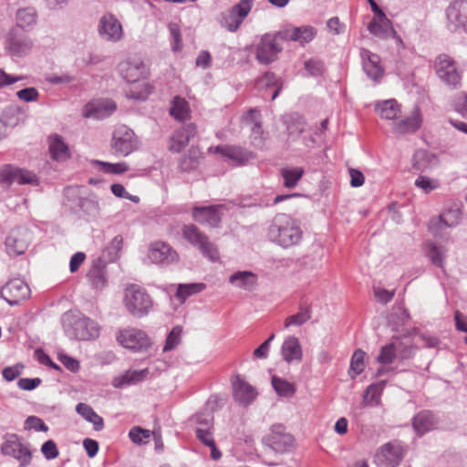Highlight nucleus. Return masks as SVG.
Wrapping results in <instances>:
<instances>
[{
  "label": "nucleus",
  "instance_id": "8fccbe9b",
  "mask_svg": "<svg viewBox=\"0 0 467 467\" xmlns=\"http://www.w3.org/2000/svg\"><path fill=\"white\" fill-rule=\"evenodd\" d=\"M272 386L279 396L285 398L292 397L296 391L292 383L276 376L272 377Z\"/></svg>",
  "mask_w": 467,
  "mask_h": 467
},
{
  "label": "nucleus",
  "instance_id": "603ef678",
  "mask_svg": "<svg viewBox=\"0 0 467 467\" xmlns=\"http://www.w3.org/2000/svg\"><path fill=\"white\" fill-rule=\"evenodd\" d=\"M415 186L422 191L425 194L437 190L440 187V182L437 179L430 178L428 176L420 175L414 182Z\"/></svg>",
  "mask_w": 467,
  "mask_h": 467
},
{
  "label": "nucleus",
  "instance_id": "052dcab7",
  "mask_svg": "<svg viewBox=\"0 0 467 467\" xmlns=\"http://www.w3.org/2000/svg\"><path fill=\"white\" fill-rule=\"evenodd\" d=\"M129 437L136 444H145L149 441L150 431L140 427H133L129 431Z\"/></svg>",
  "mask_w": 467,
  "mask_h": 467
},
{
  "label": "nucleus",
  "instance_id": "c9c22d12",
  "mask_svg": "<svg viewBox=\"0 0 467 467\" xmlns=\"http://www.w3.org/2000/svg\"><path fill=\"white\" fill-rule=\"evenodd\" d=\"M375 110L382 119L389 120L395 119L401 112L400 105L394 99L377 102Z\"/></svg>",
  "mask_w": 467,
  "mask_h": 467
},
{
  "label": "nucleus",
  "instance_id": "680f3d73",
  "mask_svg": "<svg viewBox=\"0 0 467 467\" xmlns=\"http://www.w3.org/2000/svg\"><path fill=\"white\" fill-rule=\"evenodd\" d=\"M198 166V158L194 150H191L189 155H184L179 161V167L182 171H190Z\"/></svg>",
  "mask_w": 467,
  "mask_h": 467
},
{
  "label": "nucleus",
  "instance_id": "4c0bfd02",
  "mask_svg": "<svg viewBox=\"0 0 467 467\" xmlns=\"http://www.w3.org/2000/svg\"><path fill=\"white\" fill-rule=\"evenodd\" d=\"M76 411L85 420L90 422L95 431H99L103 430L104 420L92 409L91 406L80 402L76 406Z\"/></svg>",
  "mask_w": 467,
  "mask_h": 467
},
{
  "label": "nucleus",
  "instance_id": "bb28decb",
  "mask_svg": "<svg viewBox=\"0 0 467 467\" xmlns=\"http://www.w3.org/2000/svg\"><path fill=\"white\" fill-rule=\"evenodd\" d=\"M233 385V396L234 400L244 407L249 406L257 397L256 389L241 379L240 376H236L232 381Z\"/></svg>",
  "mask_w": 467,
  "mask_h": 467
},
{
  "label": "nucleus",
  "instance_id": "aec40b11",
  "mask_svg": "<svg viewBox=\"0 0 467 467\" xmlns=\"http://www.w3.org/2000/svg\"><path fill=\"white\" fill-rule=\"evenodd\" d=\"M148 257L153 264L170 265L179 260L177 252L167 243L157 241L150 244Z\"/></svg>",
  "mask_w": 467,
  "mask_h": 467
},
{
  "label": "nucleus",
  "instance_id": "bf43d9fd",
  "mask_svg": "<svg viewBox=\"0 0 467 467\" xmlns=\"http://www.w3.org/2000/svg\"><path fill=\"white\" fill-rule=\"evenodd\" d=\"M96 163L99 166V170L106 173L121 174L129 170L126 162L109 163L97 161Z\"/></svg>",
  "mask_w": 467,
  "mask_h": 467
},
{
  "label": "nucleus",
  "instance_id": "6e6552de",
  "mask_svg": "<svg viewBox=\"0 0 467 467\" xmlns=\"http://www.w3.org/2000/svg\"><path fill=\"white\" fill-rule=\"evenodd\" d=\"M406 453V446L394 440L381 445L374 455V462L379 467H397Z\"/></svg>",
  "mask_w": 467,
  "mask_h": 467
},
{
  "label": "nucleus",
  "instance_id": "6e6d98bb",
  "mask_svg": "<svg viewBox=\"0 0 467 467\" xmlns=\"http://www.w3.org/2000/svg\"><path fill=\"white\" fill-rule=\"evenodd\" d=\"M311 317L310 310L307 307H301L300 311L285 319V327L301 326Z\"/></svg>",
  "mask_w": 467,
  "mask_h": 467
},
{
  "label": "nucleus",
  "instance_id": "5701e85b",
  "mask_svg": "<svg viewBox=\"0 0 467 467\" xmlns=\"http://www.w3.org/2000/svg\"><path fill=\"white\" fill-rule=\"evenodd\" d=\"M30 243V234L26 229L13 230L5 239V247L9 255L23 254Z\"/></svg>",
  "mask_w": 467,
  "mask_h": 467
},
{
  "label": "nucleus",
  "instance_id": "a878e982",
  "mask_svg": "<svg viewBox=\"0 0 467 467\" xmlns=\"http://www.w3.org/2000/svg\"><path fill=\"white\" fill-rule=\"evenodd\" d=\"M223 205L196 206L192 209L195 222L210 227H218L221 222Z\"/></svg>",
  "mask_w": 467,
  "mask_h": 467
},
{
  "label": "nucleus",
  "instance_id": "473e14b6",
  "mask_svg": "<svg viewBox=\"0 0 467 467\" xmlns=\"http://www.w3.org/2000/svg\"><path fill=\"white\" fill-rule=\"evenodd\" d=\"M437 424L436 416L429 410L419 412L412 420L413 429L420 436L434 430Z\"/></svg>",
  "mask_w": 467,
  "mask_h": 467
},
{
  "label": "nucleus",
  "instance_id": "f03ea898",
  "mask_svg": "<svg viewBox=\"0 0 467 467\" xmlns=\"http://www.w3.org/2000/svg\"><path fill=\"white\" fill-rule=\"evenodd\" d=\"M266 236L271 243L286 249L299 244L303 231L291 215L278 213L270 222Z\"/></svg>",
  "mask_w": 467,
  "mask_h": 467
},
{
  "label": "nucleus",
  "instance_id": "c85d7f7f",
  "mask_svg": "<svg viewBox=\"0 0 467 467\" xmlns=\"http://www.w3.org/2000/svg\"><path fill=\"white\" fill-rule=\"evenodd\" d=\"M197 132L196 126L192 123L183 125L173 132L171 137L170 150L173 152H180L190 142Z\"/></svg>",
  "mask_w": 467,
  "mask_h": 467
},
{
  "label": "nucleus",
  "instance_id": "3c124183",
  "mask_svg": "<svg viewBox=\"0 0 467 467\" xmlns=\"http://www.w3.org/2000/svg\"><path fill=\"white\" fill-rule=\"evenodd\" d=\"M287 122V131L290 136H298L306 128V123L299 115H291L285 120Z\"/></svg>",
  "mask_w": 467,
  "mask_h": 467
},
{
  "label": "nucleus",
  "instance_id": "39448f33",
  "mask_svg": "<svg viewBox=\"0 0 467 467\" xmlns=\"http://www.w3.org/2000/svg\"><path fill=\"white\" fill-rule=\"evenodd\" d=\"M3 455L12 457L19 462L18 467H27L31 464L33 452L28 443L22 441V439L15 433L6 434L0 446Z\"/></svg>",
  "mask_w": 467,
  "mask_h": 467
},
{
  "label": "nucleus",
  "instance_id": "9d476101",
  "mask_svg": "<svg viewBox=\"0 0 467 467\" xmlns=\"http://www.w3.org/2000/svg\"><path fill=\"white\" fill-rule=\"evenodd\" d=\"M434 67L438 78L447 86L457 88L461 85L462 76L455 61L449 56L441 54L437 57Z\"/></svg>",
  "mask_w": 467,
  "mask_h": 467
},
{
  "label": "nucleus",
  "instance_id": "13d9d810",
  "mask_svg": "<svg viewBox=\"0 0 467 467\" xmlns=\"http://www.w3.org/2000/svg\"><path fill=\"white\" fill-rule=\"evenodd\" d=\"M192 420L197 425L196 428L213 429V415L211 411H200L192 417Z\"/></svg>",
  "mask_w": 467,
  "mask_h": 467
},
{
  "label": "nucleus",
  "instance_id": "1a4fd4ad",
  "mask_svg": "<svg viewBox=\"0 0 467 467\" xmlns=\"http://www.w3.org/2000/svg\"><path fill=\"white\" fill-rule=\"evenodd\" d=\"M446 20L449 31L467 34V0H452L446 8Z\"/></svg>",
  "mask_w": 467,
  "mask_h": 467
},
{
  "label": "nucleus",
  "instance_id": "2f4dec72",
  "mask_svg": "<svg viewBox=\"0 0 467 467\" xmlns=\"http://www.w3.org/2000/svg\"><path fill=\"white\" fill-rule=\"evenodd\" d=\"M368 32L381 39H388L389 35L394 34L391 21L385 14L375 16L368 25Z\"/></svg>",
  "mask_w": 467,
  "mask_h": 467
},
{
  "label": "nucleus",
  "instance_id": "e433bc0d",
  "mask_svg": "<svg viewBox=\"0 0 467 467\" xmlns=\"http://www.w3.org/2000/svg\"><path fill=\"white\" fill-rule=\"evenodd\" d=\"M437 157L424 150H419L413 156V168L424 172L431 170L437 164Z\"/></svg>",
  "mask_w": 467,
  "mask_h": 467
},
{
  "label": "nucleus",
  "instance_id": "09e8293b",
  "mask_svg": "<svg viewBox=\"0 0 467 467\" xmlns=\"http://www.w3.org/2000/svg\"><path fill=\"white\" fill-rule=\"evenodd\" d=\"M281 174L284 179V185L286 188H293L303 176L304 170L299 167L284 168L281 170Z\"/></svg>",
  "mask_w": 467,
  "mask_h": 467
},
{
  "label": "nucleus",
  "instance_id": "ea45409f",
  "mask_svg": "<svg viewBox=\"0 0 467 467\" xmlns=\"http://www.w3.org/2000/svg\"><path fill=\"white\" fill-rule=\"evenodd\" d=\"M49 152L56 161H65L69 157V149L62 137L55 134L49 138Z\"/></svg>",
  "mask_w": 467,
  "mask_h": 467
},
{
  "label": "nucleus",
  "instance_id": "393cba45",
  "mask_svg": "<svg viewBox=\"0 0 467 467\" xmlns=\"http://www.w3.org/2000/svg\"><path fill=\"white\" fill-rule=\"evenodd\" d=\"M360 57L362 60V67L368 78L375 82L384 75V68L381 65V59L379 55L370 52L368 49H360Z\"/></svg>",
  "mask_w": 467,
  "mask_h": 467
},
{
  "label": "nucleus",
  "instance_id": "f257e3e1",
  "mask_svg": "<svg viewBox=\"0 0 467 467\" xmlns=\"http://www.w3.org/2000/svg\"><path fill=\"white\" fill-rule=\"evenodd\" d=\"M118 71L128 83L133 84L127 89L129 99L145 100L152 91V87L145 80L148 67L140 58H128L118 65Z\"/></svg>",
  "mask_w": 467,
  "mask_h": 467
},
{
  "label": "nucleus",
  "instance_id": "4be33fe9",
  "mask_svg": "<svg viewBox=\"0 0 467 467\" xmlns=\"http://www.w3.org/2000/svg\"><path fill=\"white\" fill-rule=\"evenodd\" d=\"M317 35V30L310 26H287L280 31L277 35L283 40L294 41L301 46L311 42Z\"/></svg>",
  "mask_w": 467,
  "mask_h": 467
},
{
  "label": "nucleus",
  "instance_id": "e2e57ef3",
  "mask_svg": "<svg viewBox=\"0 0 467 467\" xmlns=\"http://www.w3.org/2000/svg\"><path fill=\"white\" fill-rule=\"evenodd\" d=\"M25 430H34L36 431H48V426L44 420L36 416H28L24 424Z\"/></svg>",
  "mask_w": 467,
  "mask_h": 467
},
{
  "label": "nucleus",
  "instance_id": "f3484780",
  "mask_svg": "<svg viewBox=\"0 0 467 467\" xmlns=\"http://www.w3.org/2000/svg\"><path fill=\"white\" fill-rule=\"evenodd\" d=\"M37 182L36 175L28 170L6 164L0 169V183L33 184Z\"/></svg>",
  "mask_w": 467,
  "mask_h": 467
},
{
  "label": "nucleus",
  "instance_id": "f704fd0d",
  "mask_svg": "<svg viewBox=\"0 0 467 467\" xmlns=\"http://www.w3.org/2000/svg\"><path fill=\"white\" fill-rule=\"evenodd\" d=\"M229 282L235 287L250 291L257 285V275L251 271H238L229 277Z\"/></svg>",
  "mask_w": 467,
  "mask_h": 467
},
{
  "label": "nucleus",
  "instance_id": "cd10ccee",
  "mask_svg": "<svg viewBox=\"0 0 467 467\" xmlns=\"http://www.w3.org/2000/svg\"><path fill=\"white\" fill-rule=\"evenodd\" d=\"M214 150L216 153H219L225 161L233 165L244 164L254 157L252 152L237 146H218Z\"/></svg>",
  "mask_w": 467,
  "mask_h": 467
},
{
  "label": "nucleus",
  "instance_id": "4468645a",
  "mask_svg": "<svg viewBox=\"0 0 467 467\" xmlns=\"http://www.w3.org/2000/svg\"><path fill=\"white\" fill-rule=\"evenodd\" d=\"M264 442L277 453L287 452L294 447V438L283 425L273 426L271 432L264 438Z\"/></svg>",
  "mask_w": 467,
  "mask_h": 467
},
{
  "label": "nucleus",
  "instance_id": "de8ad7c7",
  "mask_svg": "<svg viewBox=\"0 0 467 467\" xmlns=\"http://www.w3.org/2000/svg\"><path fill=\"white\" fill-rule=\"evenodd\" d=\"M260 111L256 109H249L242 118L244 125L250 126L254 135L260 136L262 134V127L259 122Z\"/></svg>",
  "mask_w": 467,
  "mask_h": 467
},
{
  "label": "nucleus",
  "instance_id": "5fc2aeb1",
  "mask_svg": "<svg viewBox=\"0 0 467 467\" xmlns=\"http://www.w3.org/2000/svg\"><path fill=\"white\" fill-rule=\"evenodd\" d=\"M410 319V314L407 309L400 306L394 309V312L389 317V323L393 325V329H398L399 326H403Z\"/></svg>",
  "mask_w": 467,
  "mask_h": 467
},
{
  "label": "nucleus",
  "instance_id": "c03bdc74",
  "mask_svg": "<svg viewBox=\"0 0 467 467\" xmlns=\"http://www.w3.org/2000/svg\"><path fill=\"white\" fill-rule=\"evenodd\" d=\"M206 288L203 283L179 284L176 292V298L183 304L190 296L202 292Z\"/></svg>",
  "mask_w": 467,
  "mask_h": 467
},
{
  "label": "nucleus",
  "instance_id": "37998d69",
  "mask_svg": "<svg viewBox=\"0 0 467 467\" xmlns=\"http://www.w3.org/2000/svg\"><path fill=\"white\" fill-rule=\"evenodd\" d=\"M87 277L91 286L96 290H102L108 283L106 269L99 265H94L88 272Z\"/></svg>",
  "mask_w": 467,
  "mask_h": 467
},
{
  "label": "nucleus",
  "instance_id": "20e7f679",
  "mask_svg": "<svg viewBox=\"0 0 467 467\" xmlns=\"http://www.w3.org/2000/svg\"><path fill=\"white\" fill-rule=\"evenodd\" d=\"M254 2V0H239L237 4L219 14L218 23L231 33L236 32L250 14Z\"/></svg>",
  "mask_w": 467,
  "mask_h": 467
},
{
  "label": "nucleus",
  "instance_id": "9b49d317",
  "mask_svg": "<svg viewBox=\"0 0 467 467\" xmlns=\"http://www.w3.org/2000/svg\"><path fill=\"white\" fill-rule=\"evenodd\" d=\"M116 340L123 348L133 351H142L150 346L147 334L135 327L119 329L116 334Z\"/></svg>",
  "mask_w": 467,
  "mask_h": 467
},
{
  "label": "nucleus",
  "instance_id": "423d86ee",
  "mask_svg": "<svg viewBox=\"0 0 467 467\" xmlns=\"http://www.w3.org/2000/svg\"><path fill=\"white\" fill-rule=\"evenodd\" d=\"M124 304L129 312L137 317L147 316L153 307V301L150 295L135 285L126 289Z\"/></svg>",
  "mask_w": 467,
  "mask_h": 467
},
{
  "label": "nucleus",
  "instance_id": "6ab92c4d",
  "mask_svg": "<svg viewBox=\"0 0 467 467\" xmlns=\"http://www.w3.org/2000/svg\"><path fill=\"white\" fill-rule=\"evenodd\" d=\"M413 354L410 345H404L401 342H391L381 347L377 360L380 364H391L399 357L400 359L410 358Z\"/></svg>",
  "mask_w": 467,
  "mask_h": 467
},
{
  "label": "nucleus",
  "instance_id": "0e129e2a",
  "mask_svg": "<svg viewBox=\"0 0 467 467\" xmlns=\"http://www.w3.org/2000/svg\"><path fill=\"white\" fill-rule=\"evenodd\" d=\"M40 451L44 458L47 461L54 460L59 455V451L56 442L53 440L45 441L40 448Z\"/></svg>",
  "mask_w": 467,
  "mask_h": 467
},
{
  "label": "nucleus",
  "instance_id": "412c9836",
  "mask_svg": "<svg viewBox=\"0 0 467 467\" xmlns=\"http://www.w3.org/2000/svg\"><path fill=\"white\" fill-rule=\"evenodd\" d=\"M462 204L461 202H452L448 206L439 216L438 219L432 220L430 224V230L435 231V228L445 227H455L462 220Z\"/></svg>",
  "mask_w": 467,
  "mask_h": 467
},
{
  "label": "nucleus",
  "instance_id": "a19ab883",
  "mask_svg": "<svg viewBox=\"0 0 467 467\" xmlns=\"http://www.w3.org/2000/svg\"><path fill=\"white\" fill-rule=\"evenodd\" d=\"M386 381L380 380L372 383L364 391L362 403L364 406H378L380 402L381 394L385 389Z\"/></svg>",
  "mask_w": 467,
  "mask_h": 467
},
{
  "label": "nucleus",
  "instance_id": "a18cd8bd",
  "mask_svg": "<svg viewBox=\"0 0 467 467\" xmlns=\"http://www.w3.org/2000/svg\"><path fill=\"white\" fill-rule=\"evenodd\" d=\"M37 14L33 7L19 9L16 13V26L23 30L25 27H30L36 24Z\"/></svg>",
  "mask_w": 467,
  "mask_h": 467
},
{
  "label": "nucleus",
  "instance_id": "0eeeda50",
  "mask_svg": "<svg viewBox=\"0 0 467 467\" xmlns=\"http://www.w3.org/2000/svg\"><path fill=\"white\" fill-rule=\"evenodd\" d=\"M182 236L201 254L212 262L219 260L220 255L215 245L210 242L208 236L202 233L194 224H187L182 228Z\"/></svg>",
  "mask_w": 467,
  "mask_h": 467
},
{
  "label": "nucleus",
  "instance_id": "7c9ffc66",
  "mask_svg": "<svg viewBox=\"0 0 467 467\" xmlns=\"http://www.w3.org/2000/svg\"><path fill=\"white\" fill-rule=\"evenodd\" d=\"M422 124V115L418 108L405 119L394 122L393 131L397 134H408L416 132Z\"/></svg>",
  "mask_w": 467,
  "mask_h": 467
},
{
  "label": "nucleus",
  "instance_id": "c756f323",
  "mask_svg": "<svg viewBox=\"0 0 467 467\" xmlns=\"http://www.w3.org/2000/svg\"><path fill=\"white\" fill-rule=\"evenodd\" d=\"M281 355L287 363H300L303 359V350L297 337H287L281 347Z\"/></svg>",
  "mask_w": 467,
  "mask_h": 467
},
{
  "label": "nucleus",
  "instance_id": "b1692460",
  "mask_svg": "<svg viewBox=\"0 0 467 467\" xmlns=\"http://www.w3.org/2000/svg\"><path fill=\"white\" fill-rule=\"evenodd\" d=\"M117 109L116 103L111 99H97L87 103L83 109L85 118L103 119L112 115Z\"/></svg>",
  "mask_w": 467,
  "mask_h": 467
},
{
  "label": "nucleus",
  "instance_id": "79ce46f5",
  "mask_svg": "<svg viewBox=\"0 0 467 467\" xmlns=\"http://www.w3.org/2000/svg\"><path fill=\"white\" fill-rule=\"evenodd\" d=\"M170 114L177 120H186L191 114L189 103L183 98L175 97L171 102Z\"/></svg>",
  "mask_w": 467,
  "mask_h": 467
},
{
  "label": "nucleus",
  "instance_id": "dca6fc26",
  "mask_svg": "<svg viewBox=\"0 0 467 467\" xmlns=\"http://www.w3.org/2000/svg\"><path fill=\"white\" fill-rule=\"evenodd\" d=\"M112 149L119 155L128 156L136 149L135 134L127 126L118 127L112 137Z\"/></svg>",
  "mask_w": 467,
  "mask_h": 467
},
{
  "label": "nucleus",
  "instance_id": "2eb2a0df",
  "mask_svg": "<svg viewBox=\"0 0 467 467\" xmlns=\"http://www.w3.org/2000/svg\"><path fill=\"white\" fill-rule=\"evenodd\" d=\"M30 295V288L21 279L8 281L0 290V296L10 306H16Z\"/></svg>",
  "mask_w": 467,
  "mask_h": 467
},
{
  "label": "nucleus",
  "instance_id": "ddd939ff",
  "mask_svg": "<svg viewBox=\"0 0 467 467\" xmlns=\"http://www.w3.org/2000/svg\"><path fill=\"white\" fill-rule=\"evenodd\" d=\"M98 32L101 38L112 43L120 41L124 36L120 21L111 13H106L100 17Z\"/></svg>",
  "mask_w": 467,
  "mask_h": 467
},
{
  "label": "nucleus",
  "instance_id": "338daca9",
  "mask_svg": "<svg viewBox=\"0 0 467 467\" xmlns=\"http://www.w3.org/2000/svg\"><path fill=\"white\" fill-rule=\"evenodd\" d=\"M305 69L310 76L317 77L324 71V63L317 58H310L305 62Z\"/></svg>",
  "mask_w": 467,
  "mask_h": 467
},
{
  "label": "nucleus",
  "instance_id": "774afa93",
  "mask_svg": "<svg viewBox=\"0 0 467 467\" xmlns=\"http://www.w3.org/2000/svg\"><path fill=\"white\" fill-rule=\"evenodd\" d=\"M454 109L463 119H467V93H460L455 100Z\"/></svg>",
  "mask_w": 467,
  "mask_h": 467
},
{
  "label": "nucleus",
  "instance_id": "4d7b16f0",
  "mask_svg": "<svg viewBox=\"0 0 467 467\" xmlns=\"http://www.w3.org/2000/svg\"><path fill=\"white\" fill-rule=\"evenodd\" d=\"M182 334V328L180 326L174 327L167 336L163 351L168 352L174 349L181 343Z\"/></svg>",
  "mask_w": 467,
  "mask_h": 467
},
{
  "label": "nucleus",
  "instance_id": "58836bf2",
  "mask_svg": "<svg viewBox=\"0 0 467 467\" xmlns=\"http://www.w3.org/2000/svg\"><path fill=\"white\" fill-rule=\"evenodd\" d=\"M426 254L431 261V263L442 268L447 254V249L441 244H438L434 241H427L425 243Z\"/></svg>",
  "mask_w": 467,
  "mask_h": 467
},
{
  "label": "nucleus",
  "instance_id": "7ed1b4c3",
  "mask_svg": "<svg viewBox=\"0 0 467 467\" xmlns=\"http://www.w3.org/2000/svg\"><path fill=\"white\" fill-rule=\"evenodd\" d=\"M61 323L65 334L70 339L89 341L97 339L100 335V325L78 312H66L62 316Z\"/></svg>",
  "mask_w": 467,
  "mask_h": 467
},
{
  "label": "nucleus",
  "instance_id": "72a5a7b5",
  "mask_svg": "<svg viewBox=\"0 0 467 467\" xmlns=\"http://www.w3.org/2000/svg\"><path fill=\"white\" fill-rule=\"evenodd\" d=\"M149 374L148 368L140 370H127L122 375L116 377L112 380V386L116 389H122L127 386L135 385L144 380Z\"/></svg>",
  "mask_w": 467,
  "mask_h": 467
},
{
  "label": "nucleus",
  "instance_id": "69168bd1",
  "mask_svg": "<svg viewBox=\"0 0 467 467\" xmlns=\"http://www.w3.org/2000/svg\"><path fill=\"white\" fill-rule=\"evenodd\" d=\"M18 99L25 102H36L38 100L40 94L36 88H26L16 92Z\"/></svg>",
  "mask_w": 467,
  "mask_h": 467
},
{
  "label": "nucleus",
  "instance_id": "864d4df0",
  "mask_svg": "<svg viewBox=\"0 0 467 467\" xmlns=\"http://www.w3.org/2000/svg\"><path fill=\"white\" fill-rule=\"evenodd\" d=\"M168 29L171 36V50L174 52L181 51L182 48V39L179 25L171 22L168 25Z\"/></svg>",
  "mask_w": 467,
  "mask_h": 467
},
{
  "label": "nucleus",
  "instance_id": "49530a36",
  "mask_svg": "<svg viewBox=\"0 0 467 467\" xmlns=\"http://www.w3.org/2000/svg\"><path fill=\"white\" fill-rule=\"evenodd\" d=\"M365 358L366 352L361 349H357L350 360V368L348 375L351 379H355L358 375L361 374L365 369Z\"/></svg>",
  "mask_w": 467,
  "mask_h": 467
},
{
  "label": "nucleus",
  "instance_id": "f8f14e48",
  "mask_svg": "<svg viewBox=\"0 0 467 467\" xmlns=\"http://www.w3.org/2000/svg\"><path fill=\"white\" fill-rule=\"evenodd\" d=\"M33 48V41L24 30L14 27L6 36L5 49L14 57H26Z\"/></svg>",
  "mask_w": 467,
  "mask_h": 467
},
{
  "label": "nucleus",
  "instance_id": "a211bd4d",
  "mask_svg": "<svg viewBox=\"0 0 467 467\" xmlns=\"http://www.w3.org/2000/svg\"><path fill=\"white\" fill-rule=\"evenodd\" d=\"M282 47L276 42V38L269 34H265L261 37L260 42L256 46L255 57L261 64H270L277 58V55L281 52Z\"/></svg>",
  "mask_w": 467,
  "mask_h": 467
}]
</instances>
